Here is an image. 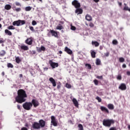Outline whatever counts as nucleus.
<instances>
[{"mask_svg": "<svg viewBox=\"0 0 130 130\" xmlns=\"http://www.w3.org/2000/svg\"><path fill=\"white\" fill-rule=\"evenodd\" d=\"M21 130H28V128H27L26 127H23L21 128Z\"/></svg>", "mask_w": 130, "mask_h": 130, "instance_id": "nucleus-56", "label": "nucleus"}, {"mask_svg": "<svg viewBox=\"0 0 130 130\" xmlns=\"http://www.w3.org/2000/svg\"><path fill=\"white\" fill-rule=\"evenodd\" d=\"M49 33H51L52 36H54V37H56V38L58 37V34H57V31L50 29Z\"/></svg>", "mask_w": 130, "mask_h": 130, "instance_id": "nucleus-11", "label": "nucleus"}, {"mask_svg": "<svg viewBox=\"0 0 130 130\" xmlns=\"http://www.w3.org/2000/svg\"><path fill=\"white\" fill-rule=\"evenodd\" d=\"M100 109L101 111H103V112H105L106 113H107L109 114V110H108V109L105 107L101 106L100 107Z\"/></svg>", "mask_w": 130, "mask_h": 130, "instance_id": "nucleus-12", "label": "nucleus"}, {"mask_svg": "<svg viewBox=\"0 0 130 130\" xmlns=\"http://www.w3.org/2000/svg\"><path fill=\"white\" fill-rule=\"evenodd\" d=\"M71 30H73V31H75V30H76L77 28H76L75 26L71 25Z\"/></svg>", "mask_w": 130, "mask_h": 130, "instance_id": "nucleus-42", "label": "nucleus"}, {"mask_svg": "<svg viewBox=\"0 0 130 130\" xmlns=\"http://www.w3.org/2000/svg\"><path fill=\"white\" fill-rule=\"evenodd\" d=\"M29 29L31 31H34V27H33V26H29Z\"/></svg>", "mask_w": 130, "mask_h": 130, "instance_id": "nucleus-49", "label": "nucleus"}, {"mask_svg": "<svg viewBox=\"0 0 130 130\" xmlns=\"http://www.w3.org/2000/svg\"><path fill=\"white\" fill-rule=\"evenodd\" d=\"M41 49L42 51H45V47H44L43 46H41Z\"/></svg>", "mask_w": 130, "mask_h": 130, "instance_id": "nucleus-44", "label": "nucleus"}, {"mask_svg": "<svg viewBox=\"0 0 130 130\" xmlns=\"http://www.w3.org/2000/svg\"><path fill=\"white\" fill-rule=\"evenodd\" d=\"M32 127L34 129H40V126L39 125V123L38 122H34L32 124Z\"/></svg>", "mask_w": 130, "mask_h": 130, "instance_id": "nucleus-7", "label": "nucleus"}, {"mask_svg": "<svg viewBox=\"0 0 130 130\" xmlns=\"http://www.w3.org/2000/svg\"><path fill=\"white\" fill-rule=\"evenodd\" d=\"M51 123H52L53 125L54 126H57V122L55 120V117H54V116H52L51 117Z\"/></svg>", "mask_w": 130, "mask_h": 130, "instance_id": "nucleus-9", "label": "nucleus"}, {"mask_svg": "<svg viewBox=\"0 0 130 130\" xmlns=\"http://www.w3.org/2000/svg\"><path fill=\"white\" fill-rule=\"evenodd\" d=\"M15 5H16V6L21 7V4H20V3H19V2H16Z\"/></svg>", "mask_w": 130, "mask_h": 130, "instance_id": "nucleus-48", "label": "nucleus"}, {"mask_svg": "<svg viewBox=\"0 0 130 130\" xmlns=\"http://www.w3.org/2000/svg\"><path fill=\"white\" fill-rule=\"evenodd\" d=\"M96 100H98V102L100 103V102H102V99H101V98L99 96H96L95 98Z\"/></svg>", "mask_w": 130, "mask_h": 130, "instance_id": "nucleus-37", "label": "nucleus"}, {"mask_svg": "<svg viewBox=\"0 0 130 130\" xmlns=\"http://www.w3.org/2000/svg\"><path fill=\"white\" fill-rule=\"evenodd\" d=\"M57 54H62V51H59L58 52V53H57Z\"/></svg>", "mask_w": 130, "mask_h": 130, "instance_id": "nucleus-58", "label": "nucleus"}, {"mask_svg": "<svg viewBox=\"0 0 130 130\" xmlns=\"http://www.w3.org/2000/svg\"><path fill=\"white\" fill-rule=\"evenodd\" d=\"M126 75H127V76H130V72L129 71H127Z\"/></svg>", "mask_w": 130, "mask_h": 130, "instance_id": "nucleus-57", "label": "nucleus"}, {"mask_svg": "<svg viewBox=\"0 0 130 130\" xmlns=\"http://www.w3.org/2000/svg\"><path fill=\"white\" fill-rule=\"evenodd\" d=\"M25 24H26V21H25V20L19 19L18 20L14 21L13 22L12 25H13V26H17V27H19V26H22L23 25H25Z\"/></svg>", "mask_w": 130, "mask_h": 130, "instance_id": "nucleus-3", "label": "nucleus"}, {"mask_svg": "<svg viewBox=\"0 0 130 130\" xmlns=\"http://www.w3.org/2000/svg\"><path fill=\"white\" fill-rule=\"evenodd\" d=\"M118 4L119 7H121L122 6V3H121V2H118Z\"/></svg>", "mask_w": 130, "mask_h": 130, "instance_id": "nucleus-53", "label": "nucleus"}, {"mask_svg": "<svg viewBox=\"0 0 130 130\" xmlns=\"http://www.w3.org/2000/svg\"><path fill=\"white\" fill-rule=\"evenodd\" d=\"M119 60L120 62H124V58L123 57H120Z\"/></svg>", "mask_w": 130, "mask_h": 130, "instance_id": "nucleus-40", "label": "nucleus"}, {"mask_svg": "<svg viewBox=\"0 0 130 130\" xmlns=\"http://www.w3.org/2000/svg\"><path fill=\"white\" fill-rule=\"evenodd\" d=\"M49 81L51 82V83L52 84L53 87H56V82H55V80L53 78L51 77L49 78Z\"/></svg>", "mask_w": 130, "mask_h": 130, "instance_id": "nucleus-16", "label": "nucleus"}, {"mask_svg": "<svg viewBox=\"0 0 130 130\" xmlns=\"http://www.w3.org/2000/svg\"><path fill=\"white\" fill-rule=\"evenodd\" d=\"M20 48L21 49H22V50H29V47H28V46H26V45H22L20 46Z\"/></svg>", "mask_w": 130, "mask_h": 130, "instance_id": "nucleus-21", "label": "nucleus"}, {"mask_svg": "<svg viewBox=\"0 0 130 130\" xmlns=\"http://www.w3.org/2000/svg\"><path fill=\"white\" fill-rule=\"evenodd\" d=\"M78 130H84V127L82 124H79L78 125Z\"/></svg>", "mask_w": 130, "mask_h": 130, "instance_id": "nucleus-27", "label": "nucleus"}, {"mask_svg": "<svg viewBox=\"0 0 130 130\" xmlns=\"http://www.w3.org/2000/svg\"><path fill=\"white\" fill-rule=\"evenodd\" d=\"M39 125H40V128H42L43 127H44V126H45V121H44V120L43 119H41L38 122Z\"/></svg>", "mask_w": 130, "mask_h": 130, "instance_id": "nucleus-10", "label": "nucleus"}, {"mask_svg": "<svg viewBox=\"0 0 130 130\" xmlns=\"http://www.w3.org/2000/svg\"><path fill=\"white\" fill-rule=\"evenodd\" d=\"M61 29H63V27L62 26V25H61L60 24H59V25L57 26V30H61Z\"/></svg>", "mask_w": 130, "mask_h": 130, "instance_id": "nucleus-30", "label": "nucleus"}, {"mask_svg": "<svg viewBox=\"0 0 130 130\" xmlns=\"http://www.w3.org/2000/svg\"><path fill=\"white\" fill-rule=\"evenodd\" d=\"M17 108L19 109V110H21V106L17 105Z\"/></svg>", "mask_w": 130, "mask_h": 130, "instance_id": "nucleus-55", "label": "nucleus"}, {"mask_svg": "<svg viewBox=\"0 0 130 130\" xmlns=\"http://www.w3.org/2000/svg\"><path fill=\"white\" fill-rule=\"evenodd\" d=\"M5 54H6V51L2 50L0 52V56H5Z\"/></svg>", "mask_w": 130, "mask_h": 130, "instance_id": "nucleus-28", "label": "nucleus"}, {"mask_svg": "<svg viewBox=\"0 0 130 130\" xmlns=\"http://www.w3.org/2000/svg\"><path fill=\"white\" fill-rule=\"evenodd\" d=\"M119 89L122 90V91H124L125 90H126V85L124 83H121L119 86Z\"/></svg>", "mask_w": 130, "mask_h": 130, "instance_id": "nucleus-14", "label": "nucleus"}, {"mask_svg": "<svg viewBox=\"0 0 130 130\" xmlns=\"http://www.w3.org/2000/svg\"><path fill=\"white\" fill-rule=\"evenodd\" d=\"M15 61L16 63H20L22 61L20 57L17 56L15 57Z\"/></svg>", "mask_w": 130, "mask_h": 130, "instance_id": "nucleus-23", "label": "nucleus"}, {"mask_svg": "<svg viewBox=\"0 0 130 130\" xmlns=\"http://www.w3.org/2000/svg\"><path fill=\"white\" fill-rule=\"evenodd\" d=\"M5 10L9 11V10H11V9H12V6H11V5H10L9 4H7V5H5Z\"/></svg>", "mask_w": 130, "mask_h": 130, "instance_id": "nucleus-26", "label": "nucleus"}, {"mask_svg": "<svg viewBox=\"0 0 130 130\" xmlns=\"http://www.w3.org/2000/svg\"><path fill=\"white\" fill-rule=\"evenodd\" d=\"M64 51L67 52L68 54H73V51H72L70 48L68 47H66L64 48Z\"/></svg>", "mask_w": 130, "mask_h": 130, "instance_id": "nucleus-17", "label": "nucleus"}, {"mask_svg": "<svg viewBox=\"0 0 130 130\" xmlns=\"http://www.w3.org/2000/svg\"><path fill=\"white\" fill-rule=\"evenodd\" d=\"M5 33L7 34V35L9 36H12V32H11V31L9 30L8 29H5Z\"/></svg>", "mask_w": 130, "mask_h": 130, "instance_id": "nucleus-24", "label": "nucleus"}, {"mask_svg": "<svg viewBox=\"0 0 130 130\" xmlns=\"http://www.w3.org/2000/svg\"><path fill=\"white\" fill-rule=\"evenodd\" d=\"M22 107L25 110H30L32 108V103L25 102L22 105Z\"/></svg>", "mask_w": 130, "mask_h": 130, "instance_id": "nucleus-4", "label": "nucleus"}, {"mask_svg": "<svg viewBox=\"0 0 130 130\" xmlns=\"http://www.w3.org/2000/svg\"><path fill=\"white\" fill-rule=\"evenodd\" d=\"M107 107L110 110H113V109H114V106L112 104H108Z\"/></svg>", "mask_w": 130, "mask_h": 130, "instance_id": "nucleus-22", "label": "nucleus"}, {"mask_svg": "<svg viewBox=\"0 0 130 130\" xmlns=\"http://www.w3.org/2000/svg\"><path fill=\"white\" fill-rule=\"evenodd\" d=\"M25 42L28 45H32V44L33 43V40H32L31 38H29L25 40Z\"/></svg>", "mask_w": 130, "mask_h": 130, "instance_id": "nucleus-13", "label": "nucleus"}, {"mask_svg": "<svg viewBox=\"0 0 130 130\" xmlns=\"http://www.w3.org/2000/svg\"><path fill=\"white\" fill-rule=\"evenodd\" d=\"M32 25L33 26H35V25H37V22H36V21L33 20L31 23Z\"/></svg>", "mask_w": 130, "mask_h": 130, "instance_id": "nucleus-43", "label": "nucleus"}, {"mask_svg": "<svg viewBox=\"0 0 130 130\" xmlns=\"http://www.w3.org/2000/svg\"><path fill=\"white\" fill-rule=\"evenodd\" d=\"M100 50H102V49H103V46H100Z\"/></svg>", "mask_w": 130, "mask_h": 130, "instance_id": "nucleus-59", "label": "nucleus"}, {"mask_svg": "<svg viewBox=\"0 0 130 130\" xmlns=\"http://www.w3.org/2000/svg\"><path fill=\"white\" fill-rule=\"evenodd\" d=\"M7 29H8V30H15V28L14 26L10 25L7 27Z\"/></svg>", "mask_w": 130, "mask_h": 130, "instance_id": "nucleus-31", "label": "nucleus"}, {"mask_svg": "<svg viewBox=\"0 0 130 130\" xmlns=\"http://www.w3.org/2000/svg\"><path fill=\"white\" fill-rule=\"evenodd\" d=\"M57 89H60V86L59 85H58L57 86Z\"/></svg>", "mask_w": 130, "mask_h": 130, "instance_id": "nucleus-62", "label": "nucleus"}, {"mask_svg": "<svg viewBox=\"0 0 130 130\" xmlns=\"http://www.w3.org/2000/svg\"><path fill=\"white\" fill-rule=\"evenodd\" d=\"M7 67L8 68H11V69H13V68H14V66L11 63H8L7 64Z\"/></svg>", "mask_w": 130, "mask_h": 130, "instance_id": "nucleus-38", "label": "nucleus"}, {"mask_svg": "<svg viewBox=\"0 0 130 130\" xmlns=\"http://www.w3.org/2000/svg\"><path fill=\"white\" fill-rule=\"evenodd\" d=\"M31 104H32V106L35 107V108L39 106V102L38 101L36 100V99H32L31 101Z\"/></svg>", "mask_w": 130, "mask_h": 130, "instance_id": "nucleus-8", "label": "nucleus"}, {"mask_svg": "<svg viewBox=\"0 0 130 130\" xmlns=\"http://www.w3.org/2000/svg\"><path fill=\"white\" fill-rule=\"evenodd\" d=\"M96 78L97 79H100V80H103V76H96Z\"/></svg>", "mask_w": 130, "mask_h": 130, "instance_id": "nucleus-46", "label": "nucleus"}, {"mask_svg": "<svg viewBox=\"0 0 130 130\" xmlns=\"http://www.w3.org/2000/svg\"><path fill=\"white\" fill-rule=\"evenodd\" d=\"M95 63H96V66H100V64H101V60H100V59L97 58L96 59Z\"/></svg>", "mask_w": 130, "mask_h": 130, "instance_id": "nucleus-29", "label": "nucleus"}, {"mask_svg": "<svg viewBox=\"0 0 130 130\" xmlns=\"http://www.w3.org/2000/svg\"><path fill=\"white\" fill-rule=\"evenodd\" d=\"M125 7L123 8L124 11H127L128 10V7L126 6V4L124 3V4Z\"/></svg>", "mask_w": 130, "mask_h": 130, "instance_id": "nucleus-39", "label": "nucleus"}, {"mask_svg": "<svg viewBox=\"0 0 130 130\" xmlns=\"http://www.w3.org/2000/svg\"><path fill=\"white\" fill-rule=\"evenodd\" d=\"M85 67H87L88 70H91V69H92V66L89 63L85 64Z\"/></svg>", "mask_w": 130, "mask_h": 130, "instance_id": "nucleus-33", "label": "nucleus"}, {"mask_svg": "<svg viewBox=\"0 0 130 130\" xmlns=\"http://www.w3.org/2000/svg\"><path fill=\"white\" fill-rule=\"evenodd\" d=\"M27 93H26V91L25 90L20 89L17 91V95L15 98V101L17 103H24L26 102V98H27Z\"/></svg>", "mask_w": 130, "mask_h": 130, "instance_id": "nucleus-1", "label": "nucleus"}, {"mask_svg": "<svg viewBox=\"0 0 130 130\" xmlns=\"http://www.w3.org/2000/svg\"><path fill=\"white\" fill-rule=\"evenodd\" d=\"M115 121L113 119H104L103 121V124L104 126H107V127H110L111 124H114Z\"/></svg>", "mask_w": 130, "mask_h": 130, "instance_id": "nucleus-2", "label": "nucleus"}, {"mask_svg": "<svg viewBox=\"0 0 130 130\" xmlns=\"http://www.w3.org/2000/svg\"><path fill=\"white\" fill-rule=\"evenodd\" d=\"M25 10L26 12H29V11H31L32 10V8H31V7L28 6V7H26L25 8Z\"/></svg>", "mask_w": 130, "mask_h": 130, "instance_id": "nucleus-32", "label": "nucleus"}, {"mask_svg": "<svg viewBox=\"0 0 130 130\" xmlns=\"http://www.w3.org/2000/svg\"><path fill=\"white\" fill-rule=\"evenodd\" d=\"M44 71H47L48 70V68L45 67L44 68Z\"/></svg>", "mask_w": 130, "mask_h": 130, "instance_id": "nucleus-61", "label": "nucleus"}, {"mask_svg": "<svg viewBox=\"0 0 130 130\" xmlns=\"http://www.w3.org/2000/svg\"><path fill=\"white\" fill-rule=\"evenodd\" d=\"M90 54H91V57H92V58H95V57H96V52H95V51L91 50Z\"/></svg>", "mask_w": 130, "mask_h": 130, "instance_id": "nucleus-20", "label": "nucleus"}, {"mask_svg": "<svg viewBox=\"0 0 130 130\" xmlns=\"http://www.w3.org/2000/svg\"><path fill=\"white\" fill-rule=\"evenodd\" d=\"M49 63L51 66L52 69H55L58 67V63L54 62L52 61V60H50L49 61Z\"/></svg>", "mask_w": 130, "mask_h": 130, "instance_id": "nucleus-6", "label": "nucleus"}, {"mask_svg": "<svg viewBox=\"0 0 130 130\" xmlns=\"http://www.w3.org/2000/svg\"><path fill=\"white\" fill-rule=\"evenodd\" d=\"M105 56H109V52H107V53H105Z\"/></svg>", "mask_w": 130, "mask_h": 130, "instance_id": "nucleus-50", "label": "nucleus"}, {"mask_svg": "<svg viewBox=\"0 0 130 130\" xmlns=\"http://www.w3.org/2000/svg\"><path fill=\"white\" fill-rule=\"evenodd\" d=\"M36 53V51H32V54H35Z\"/></svg>", "mask_w": 130, "mask_h": 130, "instance_id": "nucleus-64", "label": "nucleus"}, {"mask_svg": "<svg viewBox=\"0 0 130 130\" xmlns=\"http://www.w3.org/2000/svg\"><path fill=\"white\" fill-rule=\"evenodd\" d=\"M100 0H93V2H94V3H99Z\"/></svg>", "mask_w": 130, "mask_h": 130, "instance_id": "nucleus-60", "label": "nucleus"}, {"mask_svg": "<svg viewBox=\"0 0 130 130\" xmlns=\"http://www.w3.org/2000/svg\"><path fill=\"white\" fill-rule=\"evenodd\" d=\"M92 45H94L95 47H98V46H99V43L97 41H92L91 42Z\"/></svg>", "mask_w": 130, "mask_h": 130, "instance_id": "nucleus-25", "label": "nucleus"}, {"mask_svg": "<svg viewBox=\"0 0 130 130\" xmlns=\"http://www.w3.org/2000/svg\"><path fill=\"white\" fill-rule=\"evenodd\" d=\"M4 41H3L2 40H0V44L2 43H4Z\"/></svg>", "mask_w": 130, "mask_h": 130, "instance_id": "nucleus-63", "label": "nucleus"}, {"mask_svg": "<svg viewBox=\"0 0 130 130\" xmlns=\"http://www.w3.org/2000/svg\"><path fill=\"white\" fill-rule=\"evenodd\" d=\"M14 11H16V12H20L21 11V9L20 8H16Z\"/></svg>", "mask_w": 130, "mask_h": 130, "instance_id": "nucleus-47", "label": "nucleus"}, {"mask_svg": "<svg viewBox=\"0 0 130 130\" xmlns=\"http://www.w3.org/2000/svg\"><path fill=\"white\" fill-rule=\"evenodd\" d=\"M85 20H86V21H88V22H91V21L93 20V18L91 15L87 14L85 16Z\"/></svg>", "mask_w": 130, "mask_h": 130, "instance_id": "nucleus-18", "label": "nucleus"}, {"mask_svg": "<svg viewBox=\"0 0 130 130\" xmlns=\"http://www.w3.org/2000/svg\"><path fill=\"white\" fill-rule=\"evenodd\" d=\"M66 88H68V89H71L72 88V85L69 83H66Z\"/></svg>", "mask_w": 130, "mask_h": 130, "instance_id": "nucleus-36", "label": "nucleus"}, {"mask_svg": "<svg viewBox=\"0 0 130 130\" xmlns=\"http://www.w3.org/2000/svg\"><path fill=\"white\" fill-rule=\"evenodd\" d=\"M72 102L74 104L75 106H76V107H79V103H78V101H77L76 99L74 98L72 100Z\"/></svg>", "mask_w": 130, "mask_h": 130, "instance_id": "nucleus-19", "label": "nucleus"}, {"mask_svg": "<svg viewBox=\"0 0 130 130\" xmlns=\"http://www.w3.org/2000/svg\"><path fill=\"white\" fill-rule=\"evenodd\" d=\"M93 83L95 86H98V84H99V81L97 80V79H94L93 80Z\"/></svg>", "mask_w": 130, "mask_h": 130, "instance_id": "nucleus-34", "label": "nucleus"}, {"mask_svg": "<svg viewBox=\"0 0 130 130\" xmlns=\"http://www.w3.org/2000/svg\"><path fill=\"white\" fill-rule=\"evenodd\" d=\"M89 26H90L91 28H93V27H94V23L90 22L89 24Z\"/></svg>", "mask_w": 130, "mask_h": 130, "instance_id": "nucleus-45", "label": "nucleus"}, {"mask_svg": "<svg viewBox=\"0 0 130 130\" xmlns=\"http://www.w3.org/2000/svg\"><path fill=\"white\" fill-rule=\"evenodd\" d=\"M37 50L38 52H41V51H42L41 48H39L37 49Z\"/></svg>", "mask_w": 130, "mask_h": 130, "instance_id": "nucleus-51", "label": "nucleus"}, {"mask_svg": "<svg viewBox=\"0 0 130 130\" xmlns=\"http://www.w3.org/2000/svg\"><path fill=\"white\" fill-rule=\"evenodd\" d=\"M72 5L75 8V9L81 8V3H79V1L77 0H74L72 2Z\"/></svg>", "mask_w": 130, "mask_h": 130, "instance_id": "nucleus-5", "label": "nucleus"}, {"mask_svg": "<svg viewBox=\"0 0 130 130\" xmlns=\"http://www.w3.org/2000/svg\"><path fill=\"white\" fill-rule=\"evenodd\" d=\"M122 67L123 69H125V68H126V65L125 64H123Z\"/></svg>", "mask_w": 130, "mask_h": 130, "instance_id": "nucleus-54", "label": "nucleus"}, {"mask_svg": "<svg viewBox=\"0 0 130 130\" xmlns=\"http://www.w3.org/2000/svg\"><path fill=\"white\" fill-rule=\"evenodd\" d=\"M121 79H122L121 75H118V76L117 77V79L120 81L121 80Z\"/></svg>", "mask_w": 130, "mask_h": 130, "instance_id": "nucleus-41", "label": "nucleus"}, {"mask_svg": "<svg viewBox=\"0 0 130 130\" xmlns=\"http://www.w3.org/2000/svg\"><path fill=\"white\" fill-rule=\"evenodd\" d=\"M75 13L77 14L78 15H81V14H83V9L82 8H76V10H75Z\"/></svg>", "mask_w": 130, "mask_h": 130, "instance_id": "nucleus-15", "label": "nucleus"}, {"mask_svg": "<svg viewBox=\"0 0 130 130\" xmlns=\"http://www.w3.org/2000/svg\"><path fill=\"white\" fill-rule=\"evenodd\" d=\"M112 43L114 45H117V44L118 43V42L117 40H114L112 41Z\"/></svg>", "mask_w": 130, "mask_h": 130, "instance_id": "nucleus-35", "label": "nucleus"}, {"mask_svg": "<svg viewBox=\"0 0 130 130\" xmlns=\"http://www.w3.org/2000/svg\"><path fill=\"white\" fill-rule=\"evenodd\" d=\"M109 130H116V128L114 127H112L110 128Z\"/></svg>", "mask_w": 130, "mask_h": 130, "instance_id": "nucleus-52", "label": "nucleus"}]
</instances>
